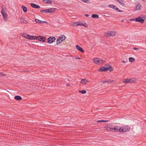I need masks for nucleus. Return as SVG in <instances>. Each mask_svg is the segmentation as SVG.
Here are the masks:
<instances>
[{
	"label": "nucleus",
	"instance_id": "obj_27",
	"mask_svg": "<svg viewBox=\"0 0 146 146\" xmlns=\"http://www.w3.org/2000/svg\"><path fill=\"white\" fill-rule=\"evenodd\" d=\"M117 2L119 3L121 5L123 6H124L125 4L124 3V2L122 0H116Z\"/></svg>",
	"mask_w": 146,
	"mask_h": 146
},
{
	"label": "nucleus",
	"instance_id": "obj_24",
	"mask_svg": "<svg viewBox=\"0 0 146 146\" xmlns=\"http://www.w3.org/2000/svg\"><path fill=\"white\" fill-rule=\"evenodd\" d=\"M42 1L46 4H51L52 3V1L50 0H43Z\"/></svg>",
	"mask_w": 146,
	"mask_h": 146
},
{
	"label": "nucleus",
	"instance_id": "obj_11",
	"mask_svg": "<svg viewBox=\"0 0 146 146\" xmlns=\"http://www.w3.org/2000/svg\"><path fill=\"white\" fill-rule=\"evenodd\" d=\"M136 22H139L141 23H143L144 22V19H143L142 17L141 18L140 17L136 18Z\"/></svg>",
	"mask_w": 146,
	"mask_h": 146
},
{
	"label": "nucleus",
	"instance_id": "obj_15",
	"mask_svg": "<svg viewBox=\"0 0 146 146\" xmlns=\"http://www.w3.org/2000/svg\"><path fill=\"white\" fill-rule=\"evenodd\" d=\"M76 48L79 51L84 53V50L83 49V48L80 47V46L78 45H77L76 46Z\"/></svg>",
	"mask_w": 146,
	"mask_h": 146
},
{
	"label": "nucleus",
	"instance_id": "obj_18",
	"mask_svg": "<svg viewBox=\"0 0 146 146\" xmlns=\"http://www.w3.org/2000/svg\"><path fill=\"white\" fill-rule=\"evenodd\" d=\"M110 31H107V32L104 33L103 34V36H104L107 37H110Z\"/></svg>",
	"mask_w": 146,
	"mask_h": 146
},
{
	"label": "nucleus",
	"instance_id": "obj_12",
	"mask_svg": "<svg viewBox=\"0 0 146 146\" xmlns=\"http://www.w3.org/2000/svg\"><path fill=\"white\" fill-rule=\"evenodd\" d=\"M35 21L36 23H45L47 25H48V23L47 22H46V21H42L40 20L39 19H35Z\"/></svg>",
	"mask_w": 146,
	"mask_h": 146
},
{
	"label": "nucleus",
	"instance_id": "obj_7",
	"mask_svg": "<svg viewBox=\"0 0 146 146\" xmlns=\"http://www.w3.org/2000/svg\"><path fill=\"white\" fill-rule=\"evenodd\" d=\"M112 129L113 131L120 133L121 128L118 126L113 125Z\"/></svg>",
	"mask_w": 146,
	"mask_h": 146
},
{
	"label": "nucleus",
	"instance_id": "obj_13",
	"mask_svg": "<svg viewBox=\"0 0 146 146\" xmlns=\"http://www.w3.org/2000/svg\"><path fill=\"white\" fill-rule=\"evenodd\" d=\"M89 82V81H88L85 78H83L81 80L80 83L83 85H85L86 84L87 82Z\"/></svg>",
	"mask_w": 146,
	"mask_h": 146
},
{
	"label": "nucleus",
	"instance_id": "obj_29",
	"mask_svg": "<svg viewBox=\"0 0 146 146\" xmlns=\"http://www.w3.org/2000/svg\"><path fill=\"white\" fill-rule=\"evenodd\" d=\"M3 7L4 6L3 5H2L1 6V13L2 14V15H3L4 14H5L6 13L4 12V11Z\"/></svg>",
	"mask_w": 146,
	"mask_h": 146
},
{
	"label": "nucleus",
	"instance_id": "obj_30",
	"mask_svg": "<svg viewBox=\"0 0 146 146\" xmlns=\"http://www.w3.org/2000/svg\"><path fill=\"white\" fill-rule=\"evenodd\" d=\"M108 7H109L113 8L114 10H115V8L117 7L111 4L109 5Z\"/></svg>",
	"mask_w": 146,
	"mask_h": 146
},
{
	"label": "nucleus",
	"instance_id": "obj_19",
	"mask_svg": "<svg viewBox=\"0 0 146 146\" xmlns=\"http://www.w3.org/2000/svg\"><path fill=\"white\" fill-rule=\"evenodd\" d=\"M101 82H102L103 83L108 82L109 83H111L112 82H113L114 80H103V81H102Z\"/></svg>",
	"mask_w": 146,
	"mask_h": 146
},
{
	"label": "nucleus",
	"instance_id": "obj_3",
	"mask_svg": "<svg viewBox=\"0 0 146 146\" xmlns=\"http://www.w3.org/2000/svg\"><path fill=\"white\" fill-rule=\"evenodd\" d=\"M71 25L73 27H77L79 25H80L81 26H84L85 27H87V26L86 25V23L84 24L83 23H82L78 21L75 22H72L71 23Z\"/></svg>",
	"mask_w": 146,
	"mask_h": 146
},
{
	"label": "nucleus",
	"instance_id": "obj_4",
	"mask_svg": "<svg viewBox=\"0 0 146 146\" xmlns=\"http://www.w3.org/2000/svg\"><path fill=\"white\" fill-rule=\"evenodd\" d=\"M121 128L120 133H125L129 131L130 130V128L129 127L125 126L123 127H120Z\"/></svg>",
	"mask_w": 146,
	"mask_h": 146
},
{
	"label": "nucleus",
	"instance_id": "obj_34",
	"mask_svg": "<svg viewBox=\"0 0 146 146\" xmlns=\"http://www.w3.org/2000/svg\"><path fill=\"white\" fill-rule=\"evenodd\" d=\"M79 92L82 94H85L86 93V91L85 90H82L79 91Z\"/></svg>",
	"mask_w": 146,
	"mask_h": 146
},
{
	"label": "nucleus",
	"instance_id": "obj_23",
	"mask_svg": "<svg viewBox=\"0 0 146 146\" xmlns=\"http://www.w3.org/2000/svg\"><path fill=\"white\" fill-rule=\"evenodd\" d=\"M22 36H23V37L26 38L27 39H28V38H29L30 36V35H28L27 33H23L22 34Z\"/></svg>",
	"mask_w": 146,
	"mask_h": 146
},
{
	"label": "nucleus",
	"instance_id": "obj_9",
	"mask_svg": "<svg viewBox=\"0 0 146 146\" xmlns=\"http://www.w3.org/2000/svg\"><path fill=\"white\" fill-rule=\"evenodd\" d=\"M30 5L32 7L34 8L38 9L40 8L39 5L34 3H31Z\"/></svg>",
	"mask_w": 146,
	"mask_h": 146
},
{
	"label": "nucleus",
	"instance_id": "obj_41",
	"mask_svg": "<svg viewBox=\"0 0 146 146\" xmlns=\"http://www.w3.org/2000/svg\"><path fill=\"white\" fill-rule=\"evenodd\" d=\"M90 15L88 14H84V16L86 17H88Z\"/></svg>",
	"mask_w": 146,
	"mask_h": 146
},
{
	"label": "nucleus",
	"instance_id": "obj_21",
	"mask_svg": "<svg viewBox=\"0 0 146 146\" xmlns=\"http://www.w3.org/2000/svg\"><path fill=\"white\" fill-rule=\"evenodd\" d=\"M21 23L26 24L27 23V21L24 18L21 17L20 19Z\"/></svg>",
	"mask_w": 146,
	"mask_h": 146
},
{
	"label": "nucleus",
	"instance_id": "obj_46",
	"mask_svg": "<svg viewBox=\"0 0 146 146\" xmlns=\"http://www.w3.org/2000/svg\"><path fill=\"white\" fill-rule=\"evenodd\" d=\"M122 62H123V63H125V62L124 60H123L122 61Z\"/></svg>",
	"mask_w": 146,
	"mask_h": 146
},
{
	"label": "nucleus",
	"instance_id": "obj_10",
	"mask_svg": "<svg viewBox=\"0 0 146 146\" xmlns=\"http://www.w3.org/2000/svg\"><path fill=\"white\" fill-rule=\"evenodd\" d=\"M113 127V125H108L107 126L105 127V128L107 130L112 131Z\"/></svg>",
	"mask_w": 146,
	"mask_h": 146
},
{
	"label": "nucleus",
	"instance_id": "obj_32",
	"mask_svg": "<svg viewBox=\"0 0 146 146\" xmlns=\"http://www.w3.org/2000/svg\"><path fill=\"white\" fill-rule=\"evenodd\" d=\"M61 42V41L60 39L59 38V37L57 39V42L56 43V44L57 45L59 44Z\"/></svg>",
	"mask_w": 146,
	"mask_h": 146
},
{
	"label": "nucleus",
	"instance_id": "obj_2",
	"mask_svg": "<svg viewBox=\"0 0 146 146\" xmlns=\"http://www.w3.org/2000/svg\"><path fill=\"white\" fill-rule=\"evenodd\" d=\"M56 10V8H51L41 10L40 11V12L42 13H54Z\"/></svg>",
	"mask_w": 146,
	"mask_h": 146
},
{
	"label": "nucleus",
	"instance_id": "obj_28",
	"mask_svg": "<svg viewBox=\"0 0 146 146\" xmlns=\"http://www.w3.org/2000/svg\"><path fill=\"white\" fill-rule=\"evenodd\" d=\"M92 17L93 18H98L99 17V15H98L93 14L92 15Z\"/></svg>",
	"mask_w": 146,
	"mask_h": 146
},
{
	"label": "nucleus",
	"instance_id": "obj_35",
	"mask_svg": "<svg viewBox=\"0 0 146 146\" xmlns=\"http://www.w3.org/2000/svg\"><path fill=\"white\" fill-rule=\"evenodd\" d=\"M81 1L82 2L87 3H90V1L88 0H81Z\"/></svg>",
	"mask_w": 146,
	"mask_h": 146
},
{
	"label": "nucleus",
	"instance_id": "obj_26",
	"mask_svg": "<svg viewBox=\"0 0 146 146\" xmlns=\"http://www.w3.org/2000/svg\"><path fill=\"white\" fill-rule=\"evenodd\" d=\"M129 82H134L136 81V79L135 78L129 79Z\"/></svg>",
	"mask_w": 146,
	"mask_h": 146
},
{
	"label": "nucleus",
	"instance_id": "obj_25",
	"mask_svg": "<svg viewBox=\"0 0 146 146\" xmlns=\"http://www.w3.org/2000/svg\"><path fill=\"white\" fill-rule=\"evenodd\" d=\"M21 7L23 12L26 13L27 11V8L24 5H22Z\"/></svg>",
	"mask_w": 146,
	"mask_h": 146
},
{
	"label": "nucleus",
	"instance_id": "obj_37",
	"mask_svg": "<svg viewBox=\"0 0 146 146\" xmlns=\"http://www.w3.org/2000/svg\"><path fill=\"white\" fill-rule=\"evenodd\" d=\"M3 18L4 19H6L7 18V15L5 13V14H4L3 15Z\"/></svg>",
	"mask_w": 146,
	"mask_h": 146
},
{
	"label": "nucleus",
	"instance_id": "obj_38",
	"mask_svg": "<svg viewBox=\"0 0 146 146\" xmlns=\"http://www.w3.org/2000/svg\"><path fill=\"white\" fill-rule=\"evenodd\" d=\"M115 10L116 11H117L118 12H123V11H122L121 10H120L117 7H116L115 8Z\"/></svg>",
	"mask_w": 146,
	"mask_h": 146
},
{
	"label": "nucleus",
	"instance_id": "obj_14",
	"mask_svg": "<svg viewBox=\"0 0 146 146\" xmlns=\"http://www.w3.org/2000/svg\"><path fill=\"white\" fill-rule=\"evenodd\" d=\"M137 4L135 7V10H140L141 9V6L139 2H137Z\"/></svg>",
	"mask_w": 146,
	"mask_h": 146
},
{
	"label": "nucleus",
	"instance_id": "obj_16",
	"mask_svg": "<svg viewBox=\"0 0 146 146\" xmlns=\"http://www.w3.org/2000/svg\"><path fill=\"white\" fill-rule=\"evenodd\" d=\"M28 38V39L29 40H37V38H38V37L36 36L32 35L30 36V37Z\"/></svg>",
	"mask_w": 146,
	"mask_h": 146
},
{
	"label": "nucleus",
	"instance_id": "obj_31",
	"mask_svg": "<svg viewBox=\"0 0 146 146\" xmlns=\"http://www.w3.org/2000/svg\"><path fill=\"white\" fill-rule=\"evenodd\" d=\"M129 61L130 62H133L135 60V59L133 57H130L129 58Z\"/></svg>",
	"mask_w": 146,
	"mask_h": 146
},
{
	"label": "nucleus",
	"instance_id": "obj_45",
	"mask_svg": "<svg viewBox=\"0 0 146 146\" xmlns=\"http://www.w3.org/2000/svg\"><path fill=\"white\" fill-rule=\"evenodd\" d=\"M76 59H80V58L79 57H76Z\"/></svg>",
	"mask_w": 146,
	"mask_h": 146
},
{
	"label": "nucleus",
	"instance_id": "obj_22",
	"mask_svg": "<svg viewBox=\"0 0 146 146\" xmlns=\"http://www.w3.org/2000/svg\"><path fill=\"white\" fill-rule=\"evenodd\" d=\"M59 38L60 39L61 42L65 40L66 39V36L63 35H61L59 37Z\"/></svg>",
	"mask_w": 146,
	"mask_h": 146
},
{
	"label": "nucleus",
	"instance_id": "obj_42",
	"mask_svg": "<svg viewBox=\"0 0 146 146\" xmlns=\"http://www.w3.org/2000/svg\"><path fill=\"white\" fill-rule=\"evenodd\" d=\"M133 49L135 50H138L139 49L137 48L136 47H133Z\"/></svg>",
	"mask_w": 146,
	"mask_h": 146
},
{
	"label": "nucleus",
	"instance_id": "obj_8",
	"mask_svg": "<svg viewBox=\"0 0 146 146\" xmlns=\"http://www.w3.org/2000/svg\"><path fill=\"white\" fill-rule=\"evenodd\" d=\"M38 38H37V40L38 41L42 42H44L46 41V39L45 37L42 36H38Z\"/></svg>",
	"mask_w": 146,
	"mask_h": 146
},
{
	"label": "nucleus",
	"instance_id": "obj_44",
	"mask_svg": "<svg viewBox=\"0 0 146 146\" xmlns=\"http://www.w3.org/2000/svg\"><path fill=\"white\" fill-rule=\"evenodd\" d=\"M70 86V84L69 83H68L66 85V86Z\"/></svg>",
	"mask_w": 146,
	"mask_h": 146
},
{
	"label": "nucleus",
	"instance_id": "obj_43",
	"mask_svg": "<svg viewBox=\"0 0 146 146\" xmlns=\"http://www.w3.org/2000/svg\"><path fill=\"white\" fill-rule=\"evenodd\" d=\"M142 18H143L146 20V15H145L144 16L142 17Z\"/></svg>",
	"mask_w": 146,
	"mask_h": 146
},
{
	"label": "nucleus",
	"instance_id": "obj_33",
	"mask_svg": "<svg viewBox=\"0 0 146 146\" xmlns=\"http://www.w3.org/2000/svg\"><path fill=\"white\" fill-rule=\"evenodd\" d=\"M108 121V120H98L97 121V122L98 123H100V122H106Z\"/></svg>",
	"mask_w": 146,
	"mask_h": 146
},
{
	"label": "nucleus",
	"instance_id": "obj_17",
	"mask_svg": "<svg viewBox=\"0 0 146 146\" xmlns=\"http://www.w3.org/2000/svg\"><path fill=\"white\" fill-rule=\"evenodd\" d=\"M110 36H114L116 35V32L115 31H110Z\"/></svg>",
	"mask_w": 146,
	"mask_h": 146
},
{
	"label": "nucleus",
	"instance_id": "obj_40",
	"mask_svg": "<svg viewBox=\"0 0 146 146\" xmlns=\"http://www.w3.org/2000/svg\"><path fill=\"white\" fill-rule=\"evenodd\" d=\"M5 74H3V73L0 72V77L2 76H4L5 75Z\"/></svg>",
	"mask_w": 146,
	"mask_h": 146
},
{
	"label": "nucleus",
	"instance_id": "obj_47",
	"mask_svg": "<svg viewBox=\"0 0 146 146\" xmlns=\"http://www.w3.org/2000/svg\"><path fill=\"white\" fill-rule=\"evenodd\" d=\"M122 21V22H123V20H122V21Z\"/></svg>",
	"mask_w": 146,
	"mask_h": 146
},
{
	"label": "nucleus",
	"instance_id": "obj_39",
	"mask_svg": "<svg viewBox=\"0 0 146 146\" xmlns=\"http://www.w3.org/2000/svg\"><path fill=\"white\" fill-rule=\"evenodd\" d=\"M136 18H135L131 19H130V21H134L136 22Z\"/></svg>",
	"mask_w": 146,
	"mask_h": 146
},
{
	"label": "nucleus",
	"instance_id": "obj_6",
	"mask_svg": "<svg viewBox=\"0 0 146 146\" xmlns=\"http://www.w3.org/2000/svg\"><path fill=\"white\" fill-rule=\"evenodd\" d=\"M56 40V38L53 36H50L48 38L47 42L51 44L53 42Z\"/></svg>",
	"mask_w": 146,
	"mask_h": 146
},
{
	"label": "nucleus",
	"instance_id": "obj_1",
	"mask_svg": "<svg viewBox=\"0 0 146 146\" xmlns=\"http://www.w3.org/2000/svg\"><path fill=\"white\" fill-rule=\"evenodd\" d=\"M105 66L106 67L102 66L100 67L99 69L98 70V71L99 72H106L107 71H109L110 72H111L113 70V69L112 68L111 66L109 64H106Z\"/></svg>",
	"mask_w": 146,
	"mask_h": 146
},
{
	"label": "nucleus",
	"instance_id": "obj_36",
	"mask_svg": "<svg viewBox=\"0 0 146 146\" xmlns=\"http://www.w3.org/2000/svg\"><path fill=\"white\" fill-rule=\"evenodd\" d=\"M129 79H124L123 80V82L124 83H127L129 82Z\"/></svg>",
	"mask_w": 146,
	"mask_h": 146
},
{
	"label": "nucleus",
	"instance_id": "obj_5",
	"mask_svg": "<svg viewBox=\"0 0 146 146\" xmlns=\"http://www.w3.org/2000/svg\"><path fill=\"white\" fill-rule=\"evenodd\" d=\"M93 62L95 64L99 65L102 64L103 61V60L101 59L100 58H94L93 60Z\"/></svg>",
	"mask_w": 146,
	"mask_h": 146
},
{
	"label": "nucleus",
	"instance_id": "obj_20",
	"mask_svg": "<svg viewBox=\"0 0 146 146\" xmlns=\"http://www.w3.org/2000/svg\"><path fill=\"white\" fill-rule=\"evenodd\" d=\"M14 99L17 100H21L22 99V98L20 96H16L14 97Z\"/></svg>",
	"mask_w": 146,
	"mask_h": 146
}]
</instances>
